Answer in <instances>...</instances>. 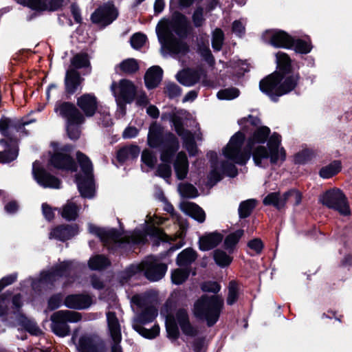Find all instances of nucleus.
I'll use <instances>...</instances> for the list:
<instances>
[{"mask_svg":"<svg viewBox=\"0 0 352 352\" xmlns=\"http://www.w3.org/2000/svg\"><path fill=\"white\" fill-rule=\"evenodd\" d=\"M50 320L52 331L60 337H65L70 332L68 323L79 322L81 320V315L74 311L60 310L54 312L51 316Z\"/></svg>","mask_w":352,"mask_h":352,"instance_id":"12","label":"nucleus"},{"mask_svg":"<svg viewBox=\"0 0 352 352\" xmlns=\"http://www.w3.org/2000/svg\"><path fill=\"white\" fill-rule=\"evenodd\" d=\"M248 254L252 256L259 254L263 248V243L259 239H254L248 243Z\"/></svg>","mask_w":352,"mask_h":352,"instance_id":"53","label":"nucleus"},{"mask_svg":"<svg viewBox=\"0 0 352 352\" xmlns=\"http://www.w3.org/2000/svg\"><path fill=\"white\" fill-rule=\"evenodd\" d=\"M141 161L142 163V169H144L143 165H145L149 169H153L157 160L155 154L152 151L146 148L142 153Z\"/></svg>","mask_w":352,"mask_h":352,"instance_id":"45","label":"nucleus"},{"mask_svg":"<svg viewBox=\"0 0 352 352\" xmlns=\"http://www.w3.org/2000/svg\"><path fill=\"white\" fill-rule=\"evenodd\" d=\"M118 16V11L111 3H104L99 7L91 16L93 23L101 26L111 23Z\"/></svg>","mask_w":352,"mask_h":352,"instance_id":"17","label":"nucleus"},{"mask_svg":"<svg viewBox=\"0 0 352 352\" xmlns=\"http://www.w3.org/2000/svg\"><path fill=\"white\" fill-rule=\"evenodd\" d=\"M285 202L289 201L294 206H298L302 201L301 193L296 190H290L285 193Z\"/></svg>","mask_w":352,"mask_h":352,"instance_id":"59","label":"nucleus"},{"mask_svg":"<svg viewBox=\"0 0 352 352\" xmlns=\"http://www.w3.org/2000/svg\"><path fill=\"white\" fill-rule=\"evenodd\" d=\"M313 156V153L309 149L302 150L294 156V162L296 164H304L309 162Z\"/></svg>","mask_w":352,"mask_h":352,"instance_id":"55","label":"nucleus"},{"mask_svg":"<svg viewBox=\"0 0 352 352\" xmlns=\"http://www.w3.org/2000/svg\"><path fill=\"white\" fill-rule=\"evenodd\" d=\"M319 201L322 205L338 211L342 215L350 214L346 197L342 191L338 188L330 189L321 194Z\"/></svg>","mask_w":352,"mask_h":352,"instance_id":"14","label":"nucleus"},{"mask_svg":"<svg viewBox=\"0 0 352 352\" xmlns=\"http://www.w3.org/2000/svg\"><path fill=\"white\" fill-rule=\"evenodd\" d=\"M107 320L108 328L113 343L111 346V352H122L120 343L122 340L121 329L119 321L113 312L107 314Z\"/></svg>","mask_w":352,"mask_h":352,"instance_id":"21","label":"nucleus"},{"mask_svg":"<svg viewBox=\"0 0 352 352\" xmlns=\"http://www.w3.org/2000/svg\"><path fill=\"white\" fill-rule=\"evenodd\" d=\"M88 264L91 270H101L109 265L110 262L104 256L96 255L89 258Z\"/></svg>","mask_w":352,"mask_h":352,"instance_id":"43","label":"nucleus"},{"mask_svg":"<svg viewBox=\"0 0 352 352\" xmlns=\"http://www.w3.org/2000/svg\"><path fill=\"white\" fill-rule=\"evenodd\" d=\"M80 207L78 206L74 199L68 201L62 210V217L67 221L75 220L78 214Z\"/></svg>","mask_w":352,"mask_h":352,"instance_id":"39","label":"nucleus"},{"mask_svg":"<svg viewBox=\"0 0 352 352\" xmlns=\"http://www.w3.org/2000/svg\"><path fill=\"white\" fill-rule=\"evenodd\" d=\"M156 32L162 47L170 54L179 58L188 52V45L184 41L188 34V22L183 14L175 13L171 19L161 20Z\"/></svg>","mask_w":352,"mask_h":352,"instance_id":"3","label":"nucleus"},{"mask_svg":"<svg viewBox=\"0 0 352 352\" xmlns=\"http://www.w3.org/2000/svg\"><path fill=\"white\" fill-rule=\"evenodd\" d=\"M78 232V226H60L53 228L50 233V238L65 241L70 239Z\"/></svg>","mask_w":352,"mask_h":352,"instance_id":"26","label":"nucleus"},{"mask_svg":"<svg viewBox=\"0 0 352 352\" xmlns=\"http://www.w3.org/2000/svg\"><path fill=\"white\" fill-rule=\"evenodd\" d=\"M263 204L265 206H273L280 210L284 208L286 204L285 193L280 195L278 192H271L264 198Z\"/></svg>","mask_w":352,"mask_h":352,"instance_id":"38","label":"nucleus"},{"mask_svg":"<svg viewBox=\"0 0 352 352\" xmlns=\"http://www.w3.org/2000/svg\"><path fill=\"white\" fill-rule=\"evenodd\" d=\"M72 263L63 262L56 265L49 272H42L40 276L37 279H33L32 277L28 278L23 281V283L31 284L32 289L40 293L47 289H50L54 286V283L58 278H67L72 273Z\"/></svg>","mask_w":352,"mask_h":352,"instance_id":"7","label":"nucleus"},{"mask_svg":"<svg viewBox=\"0 0 352 352\" xmlns=\"http://www.w3.org/2000/svg\"><path fill=\"white\" fill-rule=\"evenodd\" d=\"M239 289L236 282L231 281L228 287L227 303L229 305H233L238 298Z\"/></svg>","mask_w":352,"mask_h":352,"instance_id":"54","label":"nucleus"},{"mask_svg":"<svg viewBox=\"0 0 352 352\" xmlns=\"http://www.w3.org/2000/svg\"><path fill=\"white\" fill-rule=\"evenodd\" d=\"M267 126L257 127L248 138L245 148H242L245 135L241 131L236 132L223 149L226 161L219 164L214 162L217 155L214 152L208 153L212 165V170L208 176V183L214 185L221 179V174L234 177L237 169L234 164H245L252 154L256 166L266 168L270 165H280L286 159L285 148L281 145V136L274 132L271 135Z\"/></svg>","mask_w":352,"mask_h":352,"instance_id":"1","label":"nucleus"},{"mask_svg":"<svg viewBox=\"0 0 352 352\" xmlns=\"http://www.w3.org/2000/svg\"><path fill=\"white\" fill-rule=\"evenodd\" d=\"M300 76L298 73H274L260 82L262 92L272 100L277 101L278 97L292 91L296 87Z\"/></svg>","mask_w":352,"mask_h":352,"instance_id":"5","label":"nucleus"},{"mask_svg":"<svg viewBox=\"0 0 352 352\" xmlns=\"http://www.w3.org/2000/svg\"><path fill=\"white\" fill-rule=\"evenodd\" d=\"M173 167L178 179L182 180L186 177L188 172V161L184 152L181 151L177 153Z\"/></svg>","mask_w":352,"mask_h":352,"instance_id":"30","label":"nucleus"},{"mask_svg":"<svg viewBox=\"0 0 352 352\" xmlns=\"http://www.w3.org/2000/svg\"><path fill=\"white\" fill-rule=\"evenodd\" d=\"M162 119H168L172 122L175 131L183 140L184 147L188 151L190 156H195L198 152L197 145L195 142V139L201 140V133H195V134L192 135L189 131L185 130L183 127L182 118L176 114H162Z\"/></svg>","mask_w":352,"mask_h":352,"instance_id":"13","label":"nucleus"},{"mask_svg":"<svg viewBox=\"0 0 352 352\" xmlns=\"http://www.w3.org/2000/svg\"><path fill=\"white\" fill-rule=\"evenodd\" d=\"M10 119L1 117V163H9L16 159L18 146L16 138L12 137Z\"/></svg>","mask_w":352,"mask_h":352,"instance_id":"11","label":"nucleus"},{"mask_svg":"<svg viewBox=\"0 0 352 352\" xmlns=\"http://www.w3.org/2000/svg\"><path fill=\"white\" fill-rule=\"evenodd\" d=\"M77 104L88 117L92 116L97 108L96 98L90 94H86L79 97L77 100Z\"/></svg>","mask_w":352,"mask_h":352,"instance_id":"28","label":"nucleus"},{"mask_svg":"<svg viewBox=\"0 0 352 352\" xmlns=\"http://www.w3.org/2000/svg\"><path fill=\"white\" fill-rule=\"evenodd\" d=\"M140 148L136 145L126 146L118 151L117 158L118 161L124 162L129 160H133L138 157Z\"/></svg>","mask_w":352,"mask_h":352,"instance_id":"35","label":"nucleus"},{"mask_svg":"<svg viewBox=\"0 0 352 352\" xmlns=\"http://www.w3.org/2000/svg\"><path fill=\"white\" fill-rule=\"evenodd\" d=\"M76 158L81 169V173L76 177L78 190L82 197L91 199L95 192L92 164L81 152H77Z\"/></svg>","mask_w":352,"mask_h":352,"instance_id":"10","label":"nucleus"},{"mask_svg":"<svg viewBox=\"0 0 352 352\" xmlns=\"http://www.w3.org/2000/svg\"><path fill=\"white\" fill-rule=\"evenodd\" d=\"M313 48L311 42L309 39H295L292 38V46L289 49L293 50L295 52L301 54H309Z\"/></svg>","mask_w":352,"mask_h":352,"instance_id":"37","label":"nucleus"},{"mask_svg":"<svg viewBox=\"0 0 352 352\" xmlns=\"http://www.w3.org/2000/svg\"><path fill=\"white\" fill-rule=\"evenodd\" d=\"M255 200L248 199L241 203L239 208V214L241 218L248 217L255 207Z\"/></svg>","mask_w":352,"mask_h":352,"instance_id":"49","label":"nucleus"},{"mask_svg":"<svg viewBox=\"0 0 352 352\" xmlns=\"http://www.w3.org/2000/svg\"><path fill=\"white\" fill-rule=\"evenodd\" d=\"M146 217L142 230H135L132 233L121 234L114 229L100 228L92 224L89 225V230L96 234L109 249L116 250L125 243H144L148 235L160 236L162 234L161 230L155 224H161L164 220L157 217L154 219L148 215Z\"/></svg>","mask_w":352,"mask_h":352,"instance_id":"2","label":"nucleus"},{"mask_svg":"<svg viewBox=\"0 0 352 352\" xmlns=\"http://www.w3.org/2000/svg\"><path fill=\"white\" fill-rule=\"evenodd\" d=\"M340 170V162L339 161H334L329 165L322 167L320 170V175L324 179H328L339 173Z\"/></svg>","mask_w":352,"mask_h":352,"instance_id":"44","label":"nucleus"},{"mask_svg":"<svg viewBox=\"0 0 352 352\" xmlns=\"http://www.w3.org/2000/svg\"><path fill=\"white\" fill-rule=\"evenodd\" d=\"M169 148L162 151L160 159L162 164H160L156 175L161 177L165 179H168L171 175V167L170 166V161L175 153L179 149V144L177 138L173 134H169L168 136ZM168 147V144H166Z\"/></svg>","mask_w":352,"mask_h":352,"instance_id":"15","label":"nucleus"},{"mask_svg":"<svg viewBox=\"0 0 352 352\" xmlns=\"http://www.w3.org/2000/svg\"><path fill=\"white\" fill-rule=\"evenodd\" d=\"M97 338L89 335L82 336L76 344L79 352H98Z\"/></svg>","mask_w":352,"mask_h":352,"instance_id":"31","label":"nucleus"},{"mask_svg":"<svg viewBox=\"0 0 352 352\" xmlns=\"http://www.w3.org/2000/svg\"><path fill=\"white\" fill-rule=\"evenodd\" d=\"M239 96V91L236 88H228L218 91L217 96L219 100H232Z\"/></svg>","mask_w":352,"mask_h":352,"instance_id":"52","label":"nucleus"},{"mask_svg":"<svg viewBox=\"0 0 352 352\" xmlns=\"http://www.w3.org/2000/svg\"><path fill=\"white\" fill-rule=\"evenodd\" d=\"M92 300L90 296L82 294H72L67 296L64 305L73 309H85L90 307Z\"/></svg>","mask_w":352,"mask_h":352,"instance_id":"25","label":"nucleus"},{"mask_svg":"<svg viewBox=\"0 0 352 352\" xmlns=\"http://www.w3.org/2000/svg\"><path fill=\"white\" fill-rule=\"evenodd\" d=\"M292 36L279 30H266L263 34V40L277 48L289 49L292 46Z\"/></svg>","mask_w":352,"mask_h":352,"instance_id":"19","label":"nucleus"},{"mask_svg":"<svg viewBox=\"0 0 352 352\" xmlns=\"http://www.w3.org/2000/svg\"><path fill=\"white\" fill-rule=\"evenodd\" d=\"M120 68L125 73L131 74L138 69V65L135 59L129 58L122 62Z\"/></svg>","mask_w":352,"mask_h":352,"instance_id":"56","label":"nucleus"},{"mask_svg":"<svg viewBox=\"0 0 352 352\" xmlns=\"http://www.w3.org/2000/svg\"><path fill=\"white\" fill-rule=\"evenodd\" d=\"M198 52L203 59L210 66L214 63V58L209 47L205 45H199Z\"/></svg>","mask_w":352,"mask_h":352,"instance_id":"58","label":"nucleus"},{"mask_svg":"<svg viewBox=\"0 0 352 352\" xmlns=\"http://www.w3.org/2000/svg\"><path fill=\"white\" fill-rule=\"evenodd\" d=\"M224 40V34L219 29H215L212 32V46L214 50L219 51L221 49Z\"/></svg>","mask_w":352,"mask_h":352,"instance_id":"51","label":"nucleus"},{"mask_svg":"<svg viewBox=\"0 0 352 352\" xmlns=\"http://www.w3.org/2000/svg\"><path fill=\"white\" fill-rule=\"evenodd\" d=\"M32 173L34 179L43 188H59L60 187V181L47 173L41 166L38 162L33 163Z\"/></svg>","mask_w":352,"mask_h":352,"instance_id":"20","label":"nucleus"},{"mask_svg":"<svg viewBox=\"0 0 352 352\" xmlns=\"http://www.w3.org/2000/svg\"><path fill=\"white\" fill-rule=\"evenodd\" d=\"M146 37L141 33H135L131 38V45L133 49L138 50L141 48L145 43Z\"/></svg>","mask_w":352,"mask_h":352,"instance_id":"60","label":"nucleus"},{"mask_svg":"<svg viewBox=\"0 0 352 352\" xmlns=\"http://www.w3.org/2000/svg\"><path fill=\"white\" fill-rule=\"evenodd\" d=\"M179 327L184 335L189 337H195L198 333L197 328L190 323L188 314L184 309H178L174 315H168L166 318L168 338L177 339L179 335Z\"/></svg>","mask_w":352,"mask_h":352,"instance_id":"9","label":"nucleus"},{"mask_svg":"<svg viewBox=\"0 0 352 352\" xmlns=\"http://www.w3.org/2000/svg\"><path fill=\"white\" fill-rule=\"evenodd\" d=\"M261 122L257 117L248 116V117L243 118L238 121L239 124L241 126L243 130H245L249 125L257 126Z\"/></svg>","mask_w":352,"mask_h":352,"instance_id":"62","label":"nucleus"},{"mask_svg":"<svg viewBox=\"0 0 352 352\" xmlns=\"http://www.w3.org/2000/svg\"><path fill=\"white\" fill-rule=\"evenodd\" d=\"M177 80L184 86L191 87L201 80L204 85L206 83V74L202 69L194 70L191 69H183L176 75Z\"/></svg>","mask_w":352,"mask_h":352,"instance_id":"22","label":"nucleus"},{"mask_svg":"<svg viewBox=\"0 0 352 352\" xmlns=\"http://www.w3.org/2000/svg\"><path fill=\"white\" fill-rule=\"evenodd\" d=\"M71 151L70 146H64L51 157L50 164L58 169L76 170L75 162L69 155Z\"/></svg>","mask_w":352,"mask_h":352,"instance_id":"18","label":"nucleus"},{"mask_svg":"<svg viewBox=\"0 0 352 352\" xmlns=\"http://www.w3.org/2000/svg\"><path fill=\"white\" fill-rule=\"evenodd\" d=\"M85 122L82 116V120H72L67 122V131L70 139L77 140L80 135V124Z\"/></svg>","mask_w":352,"mask_h":352,"instance_id":"42","label":"nucleus"},{"mask_svg":"<svg viewBox=\"0 0 352 352\" xmlns=\"http://www.w3.org/2000/svg\"><path fill=\"white\" fill-rule=\"evenodd\" d=\"M18 3L23 5L24 6H27L30 9H31L32 11H34L33 14H30V16H27L28 20H32L34 17L36 16L37 6L38 0H14Z\"/></svg>","mask_w":352,"mask_h":352,"instance_id":"61","label":"nucleus"},{"mask_svg":"<svg viewBox=\"0 0 352 352\" xmlns=\"http://www.w3.org/2000/svg\"><path fill=\"white\" fill-rule=\"evenodd\" d=\"M180 195L186 198H195L198 195L197 190L192 184H180L178 186Z\"/></svg>","mask_w":352,"mask_h":352,"instance_id":"46","label":"nucleus"},{"mask_svg":"<svg viewBox=\"0 0 352 352\" xmlns=\"http://www.w3.org/2000/svg\"><path fill=\"white\" fill-rule=\"evenodd\" d=\"M151 302V292L136 294L131 298L133 305H136L138 308H144L141 314L134 318L132 327L139 334L148 339L155 338L160 333L158 325H154L151 329L144 327V324L152 322L157 316V310L150 305Z\"/></svg>","mask_w":352,"mask_h":352,"instance_id":"4","label":"nucleus"},{"mask_svg":"<svg viewBox=\"0 0 352 352\" xmlns=\"http://www.w3.org/2000/svg\"><path fill=\"white\" fill-rule=\"evenodd\" d=\"M214 259L220 267H226L232 262V258L224 251L217 250L214 252Z\"/></svg>","mask_w":352,"mask_h":352,"instance_id":"48","label":"nucleus"},{"mask_svg":"<svg viewBox=\"0 0 352 352\" xmlns=\"http://www.w3.org/2000/svg\"><path fill=\"white\" fill-rule=\"evenodd\" d=\"M276 62L278 68V71L276 73L294 72L292 69V60L286 53L282 52L276 53Z\"/></svg>","mask_w":352,"mask_h":352,"instance_id":"34","label":"nucleus"},{"mask_svg":"<svg viewBox=\"0 0 352 352\" xmlns=\"http://www.w3.org/2000/svg\"><path fill=\"white\" fill-rule=\"evenodd\" d=\"M189 270L187 268L176 269L171 272V280L175 285L182 284L189 276Z\"/></svg>","mask_w":352,"mask_h":352,"instance_id":"47","label":"nucleus"},{"mask_svg":"<svg viewBox=\"0 0 352 352\" xmlns=\"http://www.w3.org/2000/svg\"><path fill=\"white\" fill-rule=\"evenodd\" d=\"M243 234V230H238L236 232L229 234L224 241L226 248L228 250L232 249L239 242Z\"/></svg>","mask_w":352,"mask_h":352,"instance_id":"50","label":"nucleus"},{"mask_svg":"<svg viewBox=\"0 0 352 352\" xmlns=\"http://www.w3.org/2000/svg\"><path fill=\"white\" fill-rule=\"evenodd\" d=\"M54 111L62 118L66 119L67 122L72 120H82V113L76 108V107L69 102L56 103Z\"/></svg>","mask_w":352,"mask_h":352,"instance_id":"24","label":"nucleus"},{"mask_svg":"<svg viewBox=\"0 0 352 352\" xmlns=\"http://www.w3.org/2000/svg\"><path fill=\"white\" fill-rule=\"evenodd\" d=\"M82 78L75 69H70L67 72L65 76L66 91L69 94H74L80 86Z\"/></svg>","mask_w":352,"mask_h":352,"instance_id":"33","label":"nucleus"},{"mask_svg":"<svg viewBox=\"0 0 352 352\" xmlns=\"http://www.w3.org/2000/svg\"><path fill=\"white\" fill-rule=\"evenodd\" d=\"M196 259L195 252L190 248L183 250L177 258V264L179 267H187Z\"/></svg>","mask_w":352,"mask_h":352,"instance_id":"41","label":"nucleus"},{"mask_svg":"<svg viewBox=\"0 0 352 352\" xmlns=\"http://www.w3.org/2000/svg\"><path fill=\"white\" fill-rule=\"evenodd\" d=\"M64 3V0H38L36 13L56 10L61 8Z\"/></svg>","mask_w":352,"mask_h":352,"instance_id":"40","label":"nucleus"},{"mask_svg":"<svg viewBox=\"0 0 352 352\" xmlns=\"http://www.w3.org/2000/svg\"><path fill=\"white\" fill-rule=\"evenodd\" d=\"M111 90L120 107L125 103H131L135 95V86L126 79L120 80L118 83L113 82L111 85Z\"/></svg>","mask_w":352,"mask_h":352,"instance_id":"16","label":"nucleus"},{"mask_svg":"<svg viewBox=\"0 0 352 352\" xmlns=\"http://www.w3.org/2000/svg\"><path fill=\"white\" fill-rule=\"evenodd\" d=\"M223 239V235L217 232L206 234L199 238V249L202 251L213 249L222 241Z\"/></svg>","mask_w":352,"mask_h":352,"instance_id":"29","label":"nucleus"},{"mask_svg":"<svg viewBox=\"0 0 352 352\" xmlns=\"http://www.w3.org/2000/svg\"><path fill=\"white\" fill-rule=\"evenodd\" d=\"M179 208L186 214L190 216L199 223H203L206 219L204 211L197 204L184 201L180 203Z\"/></svg>","mask_w":352,"mask_h":352,"instance_id":"27","label":"nucleus"},{"mask_svg":"<svg viewBox=\"0 0 352 352\" xmlns=\"http://www.w3.org/2000/svg\"><path fill=\"white\" fill-rule=\"evenodd\" d=\"M171 133H168L165 138L163 135V129L160 125L153 123L152 124L148 130L147 136V144L152 148H157L162 145V150L164 151L167 148L166 144L168 145V136ZM168 148L170 149V146H168Z\"/></svg>","mask_w":352,"mask_h":352,"instance_id":"23","label":"nucleus"},{"mask_svg":"<svg viewBox=\"0 0 352 352\" xmlns=\"http://www.w3.org/2000/svg\"><path fill=\"white\" fill-rule=\"evenodd\" d=\"M72 64L77 69L88 67L89 61L87 55L82 54L76 55L72 60Z\"/></svg>","mask_w":352,"mask_h":352,"instance_id":"57","label":"nucleus"},{"mask_svg":"<svg viewBox=\"0 0 352 352\" xmlns=\"http://www.w3.org/2000/svg\"><path fill=\"white\" fill-rule=\"evenodd\" d=\"M165 93L170 97L174 98L179 96L181 90L179 86L175 83L168 82L165 87Z\"/></svg>","mask_w":352,"mask_h":352,"instance_id":"64","label":"nucleus"},{"mask_svg":"<svg viewBox=\"0 0 352 352\" xmlns=\"http://www.w3.org/2000/svg\"><path fill=\"white\" fill-rule=\"evenodd\" d=\"M16 322L32 335L37 336L41 333V331L38 327L36 323L23 314L17 315Z\"/></svg>","mask_w":352,"mask_h":352,"instance_id":"36","label":"nucleus"},{"mask_svg":"<svg viewBox=\"0 0 352 352\" xmlns=\"http://www.w3.org/2000/svg\"><path fill=\"white\" fill-rule=\"evenodd\" d=\"M245 21L244 20H236L232 23V31L237 36L241 37L245 32Z\"/></svg>","mask_w":352,"mask_h":352,"instance_id":"63","label":"nucleus"},{"mask_svg":"<svg viewBox=\"0 0 352 352\" xmlns=\"http://www.w3.org/2000/svg\"><path fill=\"white\" fill-rule=\"evenodd\" d=\"M162 78V69L159 66L151 67L146 73L144 80L148 89L156 87Z\"/></svg>","mask_w":352,"mask_h":352,"instance_id":"32","label":"nucleus"},{"mask_svg":"<svg viewBox=\"0 0 352 352\" xmlns=\"http://www.w3.org/2000/svg\"><path fill=\"white\" fill-rule=\"evenodd\" d=\"M167 271L166 264L162 263L154 256H148L141 263L132 265L124 272V278H130L138 273L143 272L144 275L151 281H157L162 279Z\"/></svg>","mask_w":352,"mask_h":352,"instance_id":"8","label":"nucleus"},{"mask_svg":"<svg viewBox=\"0 0 352 352\" xmlns=\"http://www.w3.org/2000/svg\"><path fill=\"white\" fill-rule=\"evenodd\" d=\"M223 298L218 295H203L193 305L192 314L197 318L204 320L208 326H213L219 320L223 308Z\"/></svg>","mask_w":352,"mask_h":352,"instance_id":"6","label":"nucleus"}]
</instances>
